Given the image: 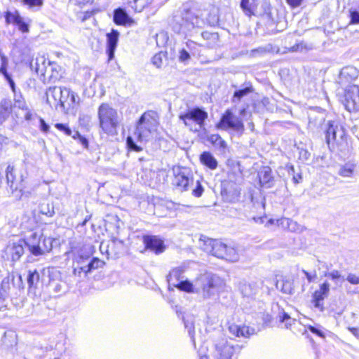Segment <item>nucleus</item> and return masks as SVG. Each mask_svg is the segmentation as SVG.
Here are the masks:
<instances>
[{
	"label": "nucleus",
	"instance_id": "423d86ee",
	"mask_svg": "<svg viewBox=\"0 0 359 359\" xmlns=\"http://www.w3.org/2000/svg\"><path fill=\"white\" fill-rule=\"evenodd\" d=\"M208 117V112L204 108L194 107L189 108L185 112L179 115V118L188 127L190 130L198 132L204 130L205 121Z\"/></svg>",
	"mask_w": 359,
	"mask_h": 359
},
{
	"label": "nucleus",
	"instance_id": "b1692460",
	"mask_svg": "<svg viewBox=\"0 0 359 359\" xmlns=\"http://www.w3.org/2000/svg\"><path fill=\"white\" fill-rule=\"evenodd\" d=\"M93 246L90 245H84L80 248L75 257V261L79 265H82L87 262L93 255Z\"/></svg>",
	"mask_w": 359,
	"mask_h": 359
},
{
	"label": "nucleus",
	"instance_id": "ddd939ff",
	"mask_svg": "<svg viewBox=\"0 0 359 359\" xmlns=\"http://www.w3.org/2000/svg\"><path fill=\"white\" fill-rule=\"evenodd\" d=\"M221 195L224 201L233 203L238 200L240 189L235 183L230 181H224L221 184Z\"/></svg>",
	"mask_w": 359,
	"mask_h": 359
},
{
	"label": "nucleus",
	"instance_id": "f257e3e1",
	"mask_svg": "<svg viewBox=\"0 0 359 359\" xmlns=\"http://www.w3.org/2000/svg\"><path fill=\"white\" fill-rule=\"evenodd\" d=\"M222 280L212 273L201 274L195 280L194 285L189 280L172 283V285L187 292L194 291V286L201 290L204 298H211L217 294L222 286Z\"/></svg>",
	"mask_w": 359,
	"mask_h": 359
},
{
	"label": "nucleus",
	"instance_id": "e2e57ef3",
	"mask_svg": "<svg viewBox=\"0 0 359 359\" xmlns=\"http://www.w3.org/2000/svg\"><path fill=\"white\" fill-rule=\"evenodd\" d=\"M307 45L304 41H301L290 48L291 51L292 52H298L302 51L304 49H308Z\"/></svg>",
	"mask_w": 359,
	"mask_h": 359
},
{
	"label": "nucleus",
	"instance_id": "c9c22d12",
	"mask_svg": "<svg viewBox=\"0 0 359 359\" xmlns=\"http://www.w3.org/2000/svg\"><path fill=\"white\" fill-rule=\"evenodd\" d=\"M39 280L40 273L36 269L28 271L27 282L30 291L37 288Z\"/></svg>",
	"mask_w": 359,
	"mask_h": 359
},
{
	"label": "nucleus",
	"instance_id": "72a5a7b5",
	"mask_svg": "<svg viewBox=\"0 0 359 359\" xmlns=\"http://www.w3.org/2000/svg\"><path fill=\"white\" fill-rule=\"evenodd\" d=\"M48 286L57 295L65 293L68 290L67 283L62 280L50 279Z\"/></svg>",
	"mask_w": 359,
	"mask_h": 359
},
{
	"label": "nucleus",
	"instance_id": "6ab92c4d",
	"mask_svg": "<svg viewBox=\"0 0 359 359\" xmlns=\"http://www.w3.org/2000/svg\"><path fill=\"white\" fill-rule=\"evenodd\" d=\"M207 141L210 142L215 149L219 152L225 155L229 151L227 143L224 140L219 134H211L207 136Z\"/></svg>",
	"mask_w": 359,
	"mask_h": 359
},
{
	"label": "nucleus",
	"instance_id": "7ed1b4c3",
	"mask_svg": "<svg viewBox=\"0 0 359 359\" xmlns=\"http://www.w3.org/2000/svg\"><path fill=\"white\" fill-rule=\"evenodd\" d=\"M326 143L330 151L337 152L341 156L349 152L347 135L345 129L333 121H329L325 132Z\"/></svg>",
	"mask_w": 359,
	"mask_h": 359
},
{
	"label": "nucleus",
	"instance_id": "473e14b6",
	"mask_svg": "<svg viewBox=\"0 0 359 359\" xmlns=\"http://www.w3.org/2000/svg\"><path fill=\"white\" fill-rule=\"evenodd\" d=\"M190 182H193V179L189 178L184 172H180L175 176L174 184L181 188L182 191H187Z\"/></svg>",
	"mask_w": 359,
	"mask_h": 359
},
{
	"label": "nucleus",
	"instance_id": "2eb2a0df",
	"mask_svg": "<svg viewBox=\"0 0 359 359\" xmlns=\"http://www.w3.org/2000/svg\"><path fill=\"white\" fill-rule=\"evenodd\" d=\"M330 292V283L327 281L324 282L320 285V289L315 291L312 295L311 302L315 308L323 311V300L327 298Z\"/></svg>",
	"mask_w": 359,
	"mask_h": 359
},
{
	"label": "nucleus",
	"instance_id": "c03bdc74",
	"mask_svg": "<svg viewBox=\"0 0 359 359\" xmlns=\"http://www.w3.org/2000/svg\"><path fill=\"white\" fill-rule=\"evenodd\" d=\"M13 93L14 94L15 107L22 110H27V105L21 92L20 90L17 91L16 87H15V91H13Z\"/></svg>",
	"mask_w": 359,
	"mask_h": 359
},
{
	"label": "nucleus",
	"instance_id": "2f4dec72",
	"mask_svg": "<svg viewBox=\"0 0 359 359\" xmlns=\"http://www.w3.org/2000/svg\"><path fill=\"white\" fill-rule=\"evenodd\" d=\"M282 284L280 291L283 293L292 294L294 292L293 280L288 277H283L281 280H276V286L279 289V285Z\"/></svg>",
	"mask_w": 359,
	"mask_h": 359
},
{
	"label": "nucleus",
	"instance_id": "de8ad7c7",
	"mask_svg": "<svg viewBox=\"0 0 359 359\" xmlns=\"http://www.w3.org/2000/svg\"><path fill=\"white\" fill-rule=\"evenodd\" d=\"M191 56V54L184 46L179 51L178 61L184 65H188L190 62Z\"/></svg>",
	"mask_w": 359,
	"mask_h": 359
},
{
	"label": "nucleus",
	"instance_id": "9d476101",
	"mask_svg": "<svg viewBox=\"0 0 359 359\" xmlns=\"http://www.w3.org/2000/svg\"><path fill=\"white\" fill-rule=\"evenodd\" d=\"M212 247V252H210V254L216 257L232 262L239 259L238 253L234 248L228 246L220 241L215 239Z\"/></svg>",
	"mask_w": 359,
	"mask_h": 359
},
{
	"label": "nucleus",
	"instance_id": "e433bc0d",
	"mask_svg": "<svg viewBox=\"0 0 359 359\" xmlns=\"http://www.w3.org/2000/svg\"><path fill=\"white\" fill-rule=\"evenodd\" d=\"M214 240L215 239L210 238L205 236L201 235L198 243V247L204 252L210 253V252H212Z\"/></svg>",
	"mask_w": 359,
	"mask_h": 359
},
{
	"label": "nucleus",
	"instance_id": "79ce46f5",
	"mask_svg": "<svg viewBox=\"0 0 359 359\" xmlns=\"http://www.w3.org/2000/svg\"><path fill=\"white\" fill-rule=\"evenodd\" d=\"M183 322L184 324L185 328L187 330L189 336L190 337L192 342L195 344V328L194 324V320L192 316H186L183 318Z\"/></svg>",
	"mask_w": 359,
	"mask_h": 359
},
{
	"label": "nucleus",
	"instance_id": "69168bd1",
	"mask_svg": "<svg viewBox=\"0 0 359 359\" xmlns=\"http://www.w3.org/2000/svg\"><path fill=\"white\" fill-rule=\"evenodd\" d=\"M39 128L43 133H48L50 129L49 125L41 117H39Z\"/></svg>",
	"mask_w": 359,
	"mask_h": 359
},
{
	"label": "nucleus",
	"instance_id": "a878e982",
	"mask_svg": "<svg viewBox=\"0 0 359 359\" xmlns=\"http://www.w3.org/2000/svg\"><path fill=\"white\" fill-rule=\"evenodd\" d=\"M113 20L114 22L118 25H130L133 21L132 18L128 15L125 9L121 8L114 10Z\"/></svg>",
	"mask_w": 359,
	"mask_h": 359
},
{
	"label": "nucleus",
	"instance_id": "052dcab7",
	"mask_svg": "<svg viewBox=\"0 0 359 359\" xmlns=\"http://www.w3.org/2000/svg\"><path fill=\"white\" fill-rule=\"evenodd\" d=\"M203 191L204 189L201 182L198 180L196 181V187L192 191L193 195L196 197H201L203 193Z\"/></svg>",
	"mask_w": 359,
	"mask_h": 359
},
{
	"label": "nucleus",
	"instance_id": "6e6552de",
	"mask_svg": "<svg viewBox=\"0 0 359 359\" xmlns=\"http://www.w3.org/2000/svg\"><path fill=\"white\" fill-rule=\"evenodd\" d=\"M8 192L10 196L13 197L15 200L20 201L22 197L29 198L31 192L27 189V182L23 175H20L19 178H12L7 181Z\"/></svg>",
	"mask_w": 359,
	"mask_h": 359
},
{
	"label": "nucleus",
	"instance_id": "4be33fe9",
	"mask_svg": "<svg viewBox=\"0 0 359 359\" xmlns=\"http://www.w3.org/2000/svg\"><path fill=\"white\" fill-rule=\"evenodd\" d=\"M263 282H251L241 284L240 290L244 297H253L257 294L261 287Z\"/></svg>",
	"mask_w": 359,
	"mask_h": 359
},
{
	"label": "nucleus",
	"instance_id": "20e7f679",
	"mask_svg": "<svg viewBox=\"0 0 359 359\" xmlns=\"http://www.w3.org/2000/svg\"><path fill=\"white\" fill-rule=\"evenodd\" d=\"M158 125V114L152 110L145 111L136 123L134 135L138 142H147L156 130Z\"/></svg>",
	"mask_w": 359,
	"mask_h": 359
},
{
	"label": "nucleus",
	"instance_id": "864d4df0",
	"mask_svg": "<svg viewBox=\"0 0 359 359\" xmlns=\"http://www.w3.org/2000/svg\"><path fill=\"white\" fill-rule=\"evenodd\" d=\"M72 138L77 140L83 148L87 149L88 147V140L86 137L81 135L78 131L74 132L72 135Z\"/></svg>",
	"mask_w": 359,
	"mask_h": 359
},
{
	"label": "nucleus",
	"instance_id": "f704fd0d",
	"mask_svg": "<svg viewBox=\"0 0 359 359\" xmlns=\"http://www.w3.org/2000/svg\"><path fill=\"white\" fill-rule=\"evenodd\" d=\"M104 262L100 259L93 257L87 264L84 263L81 266L80 271H83L86 276L93 270L100 268Z\"/></svg>",
	"mask_w": 359,
	"mask_h": 359
},
{
	"label": "nucleus",
	"instance_id": "09e8293b",
	"mask_svg": "<svg viewBox=\"0 0 359 359\" xmlns=\"http://www.w3.org/2000/svg\"><path fill=\"white\" fill-rule=\"evenodd\" d=\"M39 211L42 215L52 217L55 214L53 205L48 203H43L39 205Z\"/></svg>",
	"mask_w": 359,
	"mask_h": 359
},
{
	"label": "nucleus",
	"instance_id": "6e6d98bb",
	"mask_svg": "<svg viewBox=\"0 0 359 359\" xmlns=\"http://www.w3.org/2000/svg\"><path fill=\"white\" fill-rule=\"evenodd\" d=\"M15 25H16L18 29L23 33L29 32V25L24 20L21 15L18 18Z\"/></svg>",
	"mask_w": 359,
	"mask_h": 359
},
{
	"label": "nucleus",
	"instance_id": "4468645a",
	"mask_svg": "<svg viewBox=\"0 0 359 359\" xmlns=\"http://www.w3.org/2000/svg\"><path fill=\"white\" fill-rule=\"evenodd\" d=\"M143 243L147 249L156 255L163 252L165 250L164 241L157 236L144 235L143 236Z\"/></svg>",
	"mask_w": 359,
	"mask_h": 359
},
{
	"label": "nucleus",
	"instance_id": "bf43d9fd",
	"mask_svg": "<svg viewBox=\"0 0 359 359\" xmlns=\"http://www.w3.org/2000/svg\"><path fill=\"white\" fill-rule=\"evenodd\" d=\"M280 321L282 323H285L286 327H288V325H292V322H294V320L291 318V317L285 313L284 311L279 315Z\"/></svg>",
	"mask_w": 359,
	"mask_h": 359
},
{
	"label": "nucleus",
	"instance_id": "393cba45",
	"mask_svg": "<svg viewBox=\"0 0 359 359\" xmlns=\"http://www.w3.org/2000/svg\"><path fill=\"white\" fill-rule=\"evenodd\" d=\"M229 332L235 337H249L255 333V329L248 326H239L235 324H231L229 326Z\"/></svg>",
	"mask_w": 359,
	"mask_h": 359
},
{
	"label": "nucleus",
	"instance_id": "5701e85b",
	"mask_svg": "<svg viewBox=\"0 0 359 359\" xmlns=\"http://www.w3.org/2000/svg\"><path fill=\"white\" fill-rule=\"evenodd\" d=\"M259 3V0H241L240 7L246 16L251 17L257 13V9Z\"/></svg>",
	"mask_w": 359,
	"mask_h": 359
},
{
	"label": "nucleus",
	"instance_id": "7c9ffc66",
	"mask_svg": "<svg viewBox=\"0 0 359 359\" xmlns=\"http://www.w3.org/2000/svg\"><path fill=\"white\" fill-rule=\"evenodd\" d=\"M56 241L50 237H46L43 235L38 236L36 235V243L40 245V248L43 250V253L45 255L52 250L53 247V242Z\"/></svg>",
	"mask_w": 359,
	"mask_h": 359
},
{
	"label": "nucleus",
	"instance_id": "0e129e2a",
	"mask_svg": "<svg viewBox=\"0 0 359 359\" xmlns=\"http://www.w3.org/2000/svg\"><path fill=\"white\" fill-rule=\"evenodd\" d=\"M5 285H8V281H6V279H4L1 282V286L0 288V302L4 301L7 297V290L4 288Z\"/></svg>",
	"mask_w": 359,
	"mask_h": 359
},
{
	"label": "nucleus",
	"instance_id": "58836bf2",
	"mask_svg": "<svg viewBox=\"0 0 359 359\" xmlns=\"http://www.w3.org/2000/svg\"><path fill=\"white\" fill-rule=\"evenodd\" d=\"M151 2L152 0H127V4L135 12L142 11Z\"/></svg>",
	"mask_w": 359,
	"mask_h": 359
},
{
	"label": "nucleus",
	"instance_id": "37998d69",
	"mask_svg": "<svg viewBox=\"0 0 359 359\" xmlns=\"http://www.w3.org/2000/svg\"><path fill=\"white\" fill-rule=\"evenodd\" d=\"M261 9L262 11L259 12V15L266 17L269 21H274V18L271 13V6L269 2L266 1H262Z\"/></svg>",
	"mask_w": 359,
	"mask_h": 359
},
{
	"label": "nucleus",
	"instance_id": "4d7b16f0",
	"mask_svg": "<svg viewBox=\"0 0 359 359\" xmlns=\"http://www.w3.org/2000/svg\"><path fill=\"white\" fill-rule=\"evenodd\" d=\"M22 3L25 6H27L29 8L34 7H41L43 4V0H22Z\"/></svg>",
	"mask_w": 359,
	"mask_h": 359
},
{
	"label": "nucleus",
	"instance_id": "bb28decb",
	"mask_svg": "<svg viewBox=\"0 0 359 359\" xmlns=\"http://www.w3.org/2000/svg\"><path fill=\"white\" fill-rule=\"evenodd\" d=\"M258 176L262 187L269 188L273 185V177L271 175V169L269 167H264L259 171Z\"/></svg>",
	"mask_w": 359,
	"mask_h": 359
},
{
	"label": "nucleus",
	"instance_id": "f03ea898",
	"mask_svg": "<svg viewBox=\"0 0 359 359\" xmlns=\"http://www.w3.org/2000/svg\"><path fill=\"white\" fill-rule=\"evenodd\" d=\"M204 25L198 11L185 6L174 15L171 24L172 30L179 34H187L194 28H202Z\"/></svg>",
	"mask_w": 359,
	"mask_h": 359
},
{
	"label": "nucleus",
	"instance_id": "aec40b11",
	"mask_svg": "<svg viewBox=\"0 0 359 359\" xmlns=\"http://www.w3.org/2000/svg\"><path fill=\"white\" fill-rule=\"evenodd\" d=\"M254 91V88L251 83H245L241 85L238 88H236L233 93L231 98L233 103H238L241 100L248 96L249 94Z\"/></svg>",
	"mask_w": 359,
	"mask_h": 359
},
{
	"label": "nucleus",
	"instance_id": "a211bd4d",
	"mask_svg": "<svg viewBox=\"0 0 359 359\" xmlns=\"http://www.w3.org/2000/svg\"><path fill=\"white\" fill-rule=\"evenodd\" d=\"M119 33L115 29H112L110 33L107 34V53L109 60L114 57V52L117 46Z\"/></svg>",
	"mask_w": 359,
	"mask_h": 359
},
{
	"label": "nucleus",
	"instance_id": "a19ab883",
	"mask_svg": "<svg viewBox=\"0 0 359 359\" xmlns=\"http://www.w3.org/2000/svg\"><path fill=\"white\" fill-rule=\"evenodd\" d=\"M184 270L182 267H178L172 269L168 276V281L169 284H172V283H178L182 280L183 273Z\"/></svg>",
	"mask_w": 359,
	"mask_h": 359
},
{
	"label": "nucleus",
	"instance_id": "0eeeda50",
	"mask_svg": "<svg viewBox=\"0 0 359 359\" xmlns=\"http://www.w3.org/2000/svg\"><path fill=\"white\" fill-rule=\"evenodd\" d=\"M79 102L80 98L76 93L68 88L63 87L58 110L65 114L74 113Z\"/></svg>",
	"mask_w": 359,
	"mask_h": 359
},
{
	"label": "nucleus",
	"instance_id": "ea45409f",
	"mask_svg": "<svg viewBox=\"0 0 359 359\" xmlns=\"http://www.w3.org/2000/svg\"><path fill=\"white\" fill-rule=\"evenodd\" d=\"M47 67H48V72L49 71L51 72V74H50V76H48V81L55 82L56 81L59 80L60 78L61 77V75H60L61 67L55 63L54 64L50 63V62H48Z\"/></svg>",
	"mask_w": 359,
	"mask_h": 359
},
{
	"label": "nucleus",
	"instance_id": "774afa93",
	"mask_svg": "<svg viewBox=\"0 0 359 359\" xmlns=\"http://www.w3.org/2000/svg\"><path fill=\"white\" fill-rule=\"evenodd\" d=\"M346 280L351 284H359V276H357L355 274L349 273L347 276Z\"/></svg>",
	"mask_w": 359,
	"mask_h": 359
},
{
	"label": "nucleus",
	"instance_id": "cd10ccee",
	"mask_svg": "<svg viewBox=\"0 0 359 359\" xmlns=\"http://www.w3.org/2000/svg\"><path fill=\"white\" fill-rule=\"evenodd\" d=\"M12 112V103L8 99H2L0 102V126L9 117Z\"/></svg>",
	"mask_w": 359,
	"mask_h": 359
},
{
	"label": "nucleus",
	"instance_id": "9b49d317",
	"mask_svg": "<svg viewBox=\"0 0 359 359\" xmlns=\"http://www.w3.org/2000/svg\"><path fill=\"white\" fill-rule=\"evenodd\" d=\"M342 102L348 111L359 110V87L355 85L348 86L344 90Z\"/></svg>",
	"mask_w": 359,
	"mask_h": 359
},
{
	"label": "nucleus",
	"instance_id": "39448f33",
	"mask_svg": "<svg viewBox=\"0 0 359 359\" xmlns=\"http://www.w3.org/2000/svg\"><path fill=\"white\" fill-rule=\"evenodd\" d=\"M98 118L102 130L109 135L117 134L118 116L117 111L109 104L102 103L98 108Z\"/></svg>",
	"mask_w": 359,
	"mask_h": 359
},
{
	"label": "nucleus",
	"instance_id": "f3484780",
	"mask_svg": "<svg viewBox=\"0 0 359 359\" xmlns=\"http://www.w3.org/2000/svg\"><path fill=\"white\" fill-rule=\"evenodd\" d=\"M62 90V87L57 86H50L46 89V102L52 109L58 110V105L61 101Z\"/></svg>",
	"mask_w": 359,
	"mask_h": 359
},
{
	"label": "nucleus",
	"instance_id": "8fccbe9b",
	"mask_svg": "<svg viewBox=\"0 0 359 359\" xmlns=\"http://www.w3.org/2000/svg\"><path fill=\"white\" fill-rule=\"evenodd\" d=\"M20 16L18 11L15 13H12L9 11H6L4 15L5 20L6 24H13L15 25L18 20V18Z\"/></svg>",
	"mask_w": 359,
	"mask_h": 359
},
{
	"label": "nucleus",
	"instance_id": "5fc2aeb1",
	"mask_svg": "<svg viewBox=\"0 0 359 359\" xmlns=\"http://www.w3.org/2000/svg\"><path fill=\"white\" fill-rule=\"evenodd\" d=\"M55 127L58 130L64 133L66 135L72 137L73 131L72 130V129L69 127V126L67 124L57 123L55 124Z\"/></svg>",
	"mask_w": 359,
	"mask_h": 359
},
{
	"label": "nucleus",
	"instance_id": "412c9836",
	"mask_svg": "<svg viewBox=\"0 0 359 359\" xmlns=\"http://www.w3.org/2000/svg\"><path fill=\"white\" fill-rule=\"evenodd\" d=\"M30 67L38 75L43 77V81H46V74L48 73V67L46 65V59L43 57H38L35 60H32L30 62Z\"/></svg>",
	"mask_w": 359,
	"mask_h": 359
},
{
	"label": "nucleus",
	"instance_id": "338daca9",
	"mask_svg": "<svg viewBox=\"0 0 359 359\" xmlns=\"http://www.w3.org/2000/svg\"><path fill=\"white\" fill-rule=\"evenodd\" d=\"M309 331L311 332L318 335V337H320L321 338H325V335L324 332L322 330H320V329H318V327H316L314 326L310 325L309 327Z\"/></svg>",
	"mask_w": 359,
	"mask_h": 359
},
{
	"label": "nucleus",
	"instance_id": "3c124183",
	"mask_svg": "<svg viewBox=\"0 0 359 359\" xmlns=\"http://www.w3.org/2000/svg\"><path fill=\"white\" fill-rule=\"evenodd\" d=\"M325 276L328 277L334 281L336 284H337L339 280L344 281L345 280L341 275L340 272L337 270H332L330 272L325 273Z\"/></svg>",
	"mask_w": 359,
	"mask_h": 359
},
{
	"label": "nucleus",
	"instance_id": "4c0bfd02",
	"mask_svg": "<svg viewBox=\"0 0 359 359\" xmlns=\"http://www.w3.org/2000/svg\"><path fill=\"white\" fill-rule=\"evenodd\" d=\"M355 168V164L348 162L339 166L337 173L343 177H351L353 175Z\"/></svg>",
	"mask_w": 359,
	"mask_h": 359
},
{
	"label": "nucleus",
	"instance_id": "13d9d810",
	"mask_svg": "<svg viewBox=\"0 0 359 359\" xmlns=\"http://www.w3.org/2000/svg\"><path fill=\"white\" fill-rule=\"evenodd\" d=\"M350 24L358 25L359 24V11L357 10L349 11Z\"/></svg>",
	"mask_w": 359,
	"mask_h": 359
},
{
	"label": "nucleus",
	"instance_id": "dca6fc26",
	"mask_svg": "<svg viewBox=\"0 0 359 359\" xmlns=\"http://www.w3.org/2000/svg\"><path fill=\"white\" fill-rule=\"evenodd\" d=\"M25 245L26 241L20 239L18 242L8 245L6 249V253L13 262L19 261L25 253Z\"/></svg>",
	"mask_w": 359,
	"mask_h": 359
},
{
	"label": "nucleus",
	"instance_id": "c756f323",
	"mask_svg": "<svg viewBox=\"0 0 359 359\" xmlns=\"http://www.w3.org/2000/svg\"><path fill=\"white\" fill-rule=\"evenodd\" d=\"M201 163L210 170L217 168L218 162L210 151H203L200 155Z\"/></svg>",
	"mask_w": 359,
	"mask_h": 359
},
{
	"label": "nucleus",
	"instance_id": "680f3d73",
	"mask_svg": "<svg viewBox=\"0 0 359 359\" xmlns=\"http://www.w3.org/2000/svg\"><path fill=\"white\" fill-rule=\"evenodd\" d=\"M202 37L205 40H217L218 39V34L215 32H203L201 33Z\"/></svg>",
	"mask_w": 359,
	"mask_h": 359
},
{
	"label": "nucleus",
	"instance_id": "1a4fd4ad",
	"mask_svg": "<svg viewBox=\"0 0 359 359\" xmlns=\"http://www.w3.org/2000/svg\"><path fill=\"white\" fill-rule=\"evenodd\" d=\"M216 128L224 130L231 129L240 133H243L244 131V124L242 120L236 116L230 109H227L222 116Z\"/></svg>",
	"mask_w": 359,
	"mask_h": 359
},
{
	"label": "nucleus",
	"instance_id": "c85d7f7f",
	"mask_svg": "<svg viewBox=\"0 0 359 359\" xmlns=\"http://www.w3.org/2000/svg\"><path fill=\"white\" fill-rule=\"evenodd\" d=\"M36 233H34L31 237L26 241V247L28 248L30 255L36 257L43 255V250L40 248V245L36 243Z\"/></svg>",
	"mask_w": 359,
	"mask_h": 359
},
{
	"label": "nucleus",
	"instance_id": "49530a36",
	"mask_svg": "<svg viewBox=\"0 0 359 359\" xmlns=\"http://www.w3.org/2000/svg\"><path fill=\"white\" fill-rule=\"evenodd\" d=\"M166 59V53L162 51L155 54L151 57V63L156 68H161L163 65L164 60Z\"/></svg>",
	"mask_w": 359,
	"mask_h": 359
},
{
	"label": "nucleus",
	"instance_id": "f8f14e48",
	"mask_svg": "<svg viewBox=\"0 0 359 359\" xmlns=\"http://www.w3.org/2000/svg\"><path fill=\"white\" fill-rule=\"evenodd\" d=\"M236 348L225 340L215 344L213 356L215 359H236L234 357Z\"/></svg>",
	"mask_w": 359,
	"mask_h": 359
},
{
	"label": "nucleus",
	"instance_id": "603ef678",
	"mask_svg": "<svg viewBox=\"0 0 359 359\" xmlns=\"http://www.w3.org/2000/svg\"><path fill=\"white\" fill-rule=\"evenodd\" d=\"M126 145H127V148L130 151L139 152L142 150V148L140 146L137 144V143L135 142V140H133V138L131 136L127 137Z\"/></svg>",
	"mask_w": 359,
	"mask_h": 359
},
{
	"label": "nucleus",
	"instance_id": "a18cd8bd",
	"mask_svg": "<svg viewBox=\"0 0 359 359\" xmlns=\"http://www.w3.org/2000/svg\"><path fill=\"white\" fill-rule=\"evenodd\" d=\"M184 47L186 48L187 50H188L189 53L191 54L192 56L198 55L200 53L201 50L199 44L191 40H188L185 43Z\"/></svg>",
	"mask_w": 359,
	"mask_h": 359
}]
</instances>
